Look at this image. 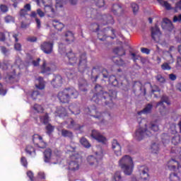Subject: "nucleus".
<instances>
[{
    "instance_id": "21",
    "label": "nucleus",
    "mask_w": 181,
    "mask_h": 181,
    "mask_svg": "<svg viewBox=\"0 0 181 181\" xmlns=\"http://www.w3.org/2000/svg\"><path fill=\"white\" fill-rule=\"evenodd\" d=\"M111 11L113 14L116 15V16H121V15L124 13L122 6L118 4H113Z\"/></svg>"
},
{
    "instance_id": "35",
    "label": "nucleus",
    "mask_w": 181,
    "mask_h": 181,
    "mask_svg": "<svg viewBox=\"0 0 181 181\" xmlns=\"http://www.w3.org/2000/svg\"><path fill=\"white\" fill-rule=\"evenodd\" d=\"M64 125H66L67 129H73L76 125V122L72 118L67 119L64 122Z\"/></svg>"
},
{
    "instance_id": "58",
    "label": "nucleus",
    "mask_w": 181,
    "mask_h": 181,
    "mask_svg": "<svg viewBox=\"0 0 181 181\" xmlns=\"http://www.w3.org/2000/svg\"><path fill=\"white\" fill-rule=\"evenodd\" d=\"M156 79L157 81H158V83H165V81H166V80L165 79L164 77H163L162 75L159 74V75H157L156 76Z\"/></svg>"
},
{
    "instance_id": "43",
    "label": "nucleus",
    "mask_w": 181,
    "mask_h": 181,
    "mask_svg": "<svg viewBox=\"0 0 181 181\" xmlns=\"http://www.w3.org/2000/svg\"><path fill=\"white\" fill-rule=\"evenodd\" d=\"M159 112L161 115H168L169 114V109L165 105H159Z\"/></svg>"
},
{
    "instance_id": "44",
    "label": "nucleus",
    "mask_w": 181,
    "mask_h": 181,
    "mask_svg": "<svg viewBox=\"0 0 181 181\" xmlns=\"http://www.w3.org/2000/svg\"><path fill=\"white\" fill-rule=\"evenodd\" d=\"M80 144H82L84 146V148H86L88 149V148H91V144H90L88 140L86 139V137L81 138Z\"/></svg>"
},
{
    "instance_id": "1",
    "label": "nucleus",
    "mask_w": 181,
    "mask_h": 181,
    "mask_svg": "<svg viewBox=\"0 0 181 181\" xmlns=\"http://www.w3.org/2000/svg\"><path fill=\"white\" fill-rule=\"evenodd\" d=\"M94 88L95 93L90 98V101L95 103V104L102 101L105 105H110V104H112V100L117 98V91L114 90H109V93L104 92L103 86L99 84H96Z\"/></svg>"
},
{
    "instance_id": "57",
    "label": "nucleus",
    "mask_w": 181,
    "mask_h": 181,
    "mask_svg": "<svg viewBox=\"0 0 181 181\" xmlns=\"http://www.w3.org/2000/svg\"><path fill=\"white\" fill-rule=\"evenodd\" d=\"M0 11L2 12V13H6L8 11H9V8L7 7L5 4H1L0 5Z\"/></svg>"
},
{
    "instance_id": "41",
    "label": "nucleus",
    "mask_w": 181,
    "mask_h": 181,
    "mask_svg": "<svg viewBox=\"0 0 181 181\" xmlns=\"http://www.w3.org/2000/svg\"><path fill=\"white\" fill-rule=\"evenodd\" d=\"M113 53L117 56H125V49L124 47H116L113 49Z\"/></svg>"
},
{
    "instance_id": "60",
    "label": "nucleus",
    "mask_w": 181,
    "mask_h": 181,
    "mask_svg": "<svg viewBox=\"0 0 181 181\" xmlns=\"http://www.w3.org/2000/svg\"><path fill=\"white\" fill-rule=\"evenodd\" d=\"M19 15L21 18H25L26 15H28V11L25 8H22L20 10Z\"/></svg>"
},
{
    "instance_id": "27",
    "label": "nucleus",
    "mask_w": 181,
    "mask_h": 181,
    "mask_svg": "<svg viewBox=\"0 0 181 181\" xmlns=\"http://www.w3.org/2000/svg\"><path fill=\"white\" fill-rule=\"evenodd\" d=\"M107 33H108V30L107 28H104L103 30L98 31V38L99 39V40L104 42V40L107 39Z\"/></svg>"
},
{
    "instance_id": "33",
    "label": "nucleus",
    "mask_w": 181,
    "mask_h": 181,
    "mask_svg": "<svg viewBox=\"0 0 181 181\" xmlns=\"http://www.w3.org/2000/svg\"><path fill=\"white\" fill-rule=\"evenodd\" d=\"M69 110L71 111V114H74V115H78L81 112L80 108H78L76 104H71L69 106Z\"/></svg>"
},
{
    "instance_id": "3",
    "label": "nucleus",
    "mask_w": 181,
    "mask_h": 181,
    "mask_svg": "<svg viewBox=\"0 0 181 181\" xmlns=\"http://www.w3.org/2000/svg\"><path fill=\"white\" fill-rule=\"evenodd\" d=\"M78 90L76 88H65L62 90H60L57 95L59 103L62 104H69L71 100H76L78 98Z\"/></svg>"
},
{
    "instance_id": "8",
    "label": "nucleus",
    "mask_w": 181,
    "mask_h": 181,
    "mask_svg": "<svg viewBox=\"0 0 181 181\" xmlns=\"http://www.w3.org/2000/svg\"><path fill=\"white\" fill-rule=\"evenodd\" d=\"M37 5L40 6V3L42 4L44 6V11L45 13H49V16L50 15H54L56 13V11H54V8H53V6L50 4V0H35Z\"/></svg>"
},
{
    "instance_id": "64",
    "label": "nucleus",
    "mask_w": 181,
    "mask_h": 181,
    "mask_svg": "<svg viewBox=\"0 0 181 181\" xmlns=\"http://www.w3.org/2000/svg\"><path fill=\"white\" fill-rule=\"evenodd\" d=\"M181 10V0H180L178 2L175 4V12H177V11Z\"/></svg>"
},
{
    "instance_id": "14",
    "label": "nucleus",
    "mask_w": 181,
    "mask_h": 181,
    "mask_svg": "<svg viewBox=\"0 0 181 181\" xmlns=\"http://www.w3.org/2000/svg\"><path fill=\"white\" fill-rule=\"evenodd\" d=\"M139 172L142 180H149V168L147 166L141 165Z\"/></svg>"
},
{
    "instance_id": "54",
    "label": "nucleus",
    "mask_w": 181,
    "mask_h": 181,
    "mask_svg": "<svg viewBox=\"0 0 181 181\" xmlns=\"http://www.w3.org/2000/svg\"><path fill=\"white\" fill-rule=\"evenodd\" d=\"M114 180L115 181H122V177L121 176V172L117 171L115 173Z\"/></svg>"
},
{
    "instance_id": "38",
    "label": "nucleus",
    "mask_w": 181,
    "mask_h": 181,
    "mask_svg": "<svg viewBox=\"0 0 181 181\" xmlns=\"http://www.w3.org/2000/svg\"><path fill=\"white\" fill-rule=\"evenodd\" d=\"M65 74L69 80H73L76 76V71L73 69H67L65 70Z\"/></svg>"
},
{
    "instance_id": "25",
    "label": "nucleus",
    "mask_w": 181,
    "mask_h": 181,
    "mask_svg": "<svg viewBox=\"0 0 181 181\" xmlns=\"http://www.w3.org/2000/svg\"><path fill=\"white\" fill-rule=\"evenodd\" d=\"M69 115L67 110L64 107H59L56 111V116L59 118H64Z\"/></svg>"
},
{
    "instance_id": "5",
    "label": "nucleus",
    "mask_w": 181,
    "mask_h": 181,
    "mask_svg": "<svg viewBox=\"0 0 181 181\" xmlns=\"http://www.w3.org/2000/svg\"><path fill=\"white\" fill-rule=\"evenodd\" d=\"M103 76V78H108V71L106 69H104L100 65H95L92 67L90 72V80L93 83H97V80L100 78V76Z\"/></svg>"
},
{
    "instance_id": "2",
    "label": "nucleus",
    "mask_w": 181,
    "mask_h": 181,
    "mask_svg": "<svg viewBox=\"0 0 181 181\" xmlns=\"http://www.w3.org/2000/svg\"><path fill=\"white\" fill-rule=\"evenodd\" d=\"M146 128L139 127L137 129L134 134V139L136 141H142L145 136H152L153 132H158L159 131V125L158 122H151L147 127L145 124Z\"/></svg>"
},
{
    "instance_id": "56",
    "label": "nucleus",
    "mask_w": 181,
    "mask_h": 181,
    "mask_svg": "<svg viewBox=\"0 0 181 181\" xmlns=\"http://www.w3.org/2000/svg\"><path fill=\"white\" fill-rule=\"evenodd\" d=\"M8 36H12V37L15 39L16 43H18V42H19V34L15 33H9Z\"/></svg>"
},
{
    "instance_id": "51",
    "label": "nucleus",
    "mask_w": 181,
    "mask_h": 181,
    "mask_svg": "<svg viewBox=\"0 0 181 181\" xmlns=\"http://www.w3.org/2000/svg\"><path fill=\"white\" fill-rule=\"evenodd\" d=\"M131 6H132L133 13L134 15L138 13V11H139V6H138V4L136 3H132Z\"/></svg>"
},
{
    "instance_id": "59",
    "label": "nucleus",
    "mask_w": 181,
    "mask_h": 181,
    "mask_svg": "<svg viewBox=\"0 0 181 181\" xmlns=\"http://www.w3.org/2000/svg\"><path fill=\"white\" fill-rule=\"evenodd\" d=\"M21 163L24 168H28V160L26 159V157H21Z\"/></svg>"
},
{
    "instance_id": "9",
    "label": "nucleus",
    "mask_w": 181,
    "mask_h": 181,
    "mask_svg": "<svg viewBox=\"0 0 181 181\" xmlns=\"http://www.w3.org/2000/svg\"><path fill=\"white\" fill-rule=\"evenodd\" d=\"M80 159V154H73L70 156V162L69 163V170H78L80 165H78V160Z\"/></svg>"
},
{
    "instance_id": "48",
    "label": "nucleus",
    "mask_w": 181,
    "mask_h": 181,
    "mask_svg": "<svg viewBox=\"0 0 181 181\" xmlns=\"http://www.w3.org/2000/svg\"><path fill=\"white\" fill-rule=\"evenodd\" d=\"M87 87H88V83H87V81H83V83H79V88L81 91H87Z\"/></svg>"
},
{
    "instance_id": "31",
    "label": "nucleus",
    "mask_w": 181,
    "mask_h": 181,
    "mask_svg": "<svg viewBox=\"0 0 181 181\" xmlns=\"http://www.w3.org/2000/svg\"><path fill=\"white\" fill-rule=\"evenodd\" d=\"M43 153L45 162L49 163V162H50V159H52V149L47 148Z\"/></svg>"
},
{
    "instance_id": "7",
    "label": "nucleus",
    "mask_w": 181,
    "mask_h": 181,
    "mask_svg": "<svg viewBox=\"0 0 181 181\" xmlns=\"http://www.w3.org/2000/svg\"><path fill=\"white\" fill-rule=\"evenodd\" d=\"M87 63V54L86 52L81 53L79 54V62L78 64V70L80 73H84V71L88 70Z\"/></svg>"
},
{
    "instance_id": "24",
    "label": "nucleus",
    "mask_w": 181,
    "mask_h": 181,
    "mask_svg": "<svg viewBox=\"0 0 181 181\" xmlns=\"http://www.w3.org/2000/svg\"><path fill=\"white\" fill-rule=\"evenodd\" d=\"M6 83L8 84H14V83H18V76L16 74H7L5 77Z\"/></svg>"
},
{
    "instance_id": "29",
    "label": "nucleus",
    "mask_w": 181,
    "mask_h": 181,
    "mask_svg": "<svg viewBox=\"0 0 181 181\" xmlns=\"http://www.w3.org/2000/svg\"><path fill=\"white\" fill-rule=\"evenodd\" d=\"M163 25L165 26L166 30H169V32L173 30V23H172V21L168 18H164L163 20Z\"/></svg>"
},
{
    "instance_id": "37",
    "label": "nucleus",
    "mask_w": 181,
    "mask_h": 181,
    "mask_svg": "<svg viewBox=\"0 0 181 181\" xmlns=\"http://www.w3.org/2000/svg\"><path fill=\"white\" fill-rule=\"evenodd\" d=\"M109 83L114 87H118V86H119V81H118V79H117V77L114 75L109 76Z\"/></svg>"
},
{
    "instance_id": "39",
    "label": "nucleus",
    "mask_w": 181,
    "mask_h": 181,
    "mask_svg": "<svg viewBox=\"0 0 181 181\" xmlns=\"http://www.w3.org/2000/svg\"><path fill=\"white\" fill-rule=\"evenodd\" d=\"M112 61L117 66H119L120 67H124V66H125V62L120 57H114Z\"/></svg>"
},
{
    "instance_id": "6",
    "label": "nucleus",
    "mask_w": 181,
    "mask_h": 181,
    "mask_svg": "<svg viewBox=\"0 0 181 181\" xmlns=\"http://www.w3.org/2000/svg\"><path fill=\"white\" fill-rule=\"evenodd\" d=\"M85 112H87L88 115H90V117H93V118L98 119L99 122L101 124L104 123L105 113L99 112L98 110H97V107H95V105H91L86 108Z\"/></svg>"
},
{
    "instance_id": "42",
    "label": "nucleus",
    "mask_w": 181,
    "mask_h": 181,
    "mask_svg": "<svg viewBox=\"0 0 181 181\" xmlns=\"http://www.w3.org/2000/svg\"><path fill=\"white\" fill-rule=\"evenodd\" d=\"M33 110H34L35 112H37V114H42L45 112V108L43 107V106L37 103L33 105Z\"/></svg>"
},
{
    "instance_id": "11",
    "label": "nucleus",
    "mask_w": 181,
    "mask_h": 181,
    "mask_svg": "<svg viewBox=\"0 0 181 181\" xmlns=\"http://www.w3.org/2000/svg\"><path fill=\"white\" fill-rule=\"evenodd\" d=\"M33 142L35 146L45 149L47 146V144L43 141V137L39 134H34L33 136Z\"/></svg>"
},
{
    "instance_id": "30",
    "label": "nucleus",
    "mask_w": 181,
    "mask_h": 181,
    "mask_svg": "<svg viewBox=\"0 0 181 181\" xmlns=\"http://www.w3.org/2000/svg\"><path fill=\"white\" fill-rule=\"evenodd\" d=\"M65 40L67 43H73L74 42V34L71 31H66L65 33Z\"/></svg>"
},
{
    "instance_id": "49",
    "label": "nucleus",
    "mask_w": 181,
    "mask_h": 181,
    "mask_svg": "<svg viewBox=\"0 0 181 181\" xmlns=\"http://www.w3.org/2000/svg\"><path fill=\"white\" fill-rule=\"evenodd\" d=\"M25 152L26 153H28V155H32V153H36V150L32 146H27V147L25 148Z\"/></svg>"
},
{
    "instance_id": "40",
    "label": "nucleus",
    "mask_w": 181,
    "mask_h": 181,
    "mask_svg": "<svg viewBox=\"0 0 181 181\" xmlns=\"http://www.w3.org/2000/svg\"><path fill=\"white\" fill-rule=\"evenodd\" d=\"M163 103L168 104V105H170V101L169 100V98L166 95H163L161 97V100L156 104V107H159V105H165Z\"/></svg>"
},
{
    "instance_id": "10",
    "label": "nucleus",
    "mask_w": 181,
    "mask_h": 181,
    "mask_svg": "<svg viewBox=\"0 0 181 181\" xmlns=\"http://www.w3.org/2000/svg\"><path fill=\"white\" fill-rule=\"evenodd\" d=\"M103 153H95V156H89L87 158V162L90 166H98L103 160Z\"/></svg>"
},
{
    "instance_id": "34",
    "label": "nucleus",
    "mask_w": 181,
    "mask_h": 181,
    "mask_svg": "<svg viewBox=\"0 0 181 181\" xmlns=\"http://www.w3.org/2000/svg\"><path fill=\"white\" fill-rule=\"evenodd\" d=\"M61 134L64 138H69V139H73L74 136L72 132L65 129L61 130Z\"/></svg>"
},
{
    "instance_id": "12",
    "label": "nucleus",
    "mask_w": 181,
    "mask_h": 181,
    "mask_svg": "<svg viewBox=\"0 0 181 181\" xmlns=\"http://www.w3.org/2000/svg\"><path fill=\"white\" fill-rule=\"evenodd\" d=\"M54 46L53 42H44L40 45V49L45 54H52Z\"/></svg>"
},
{
    "instance_id": "52",
    "label": "nucleus",
    "mask_w": 181,
    "mask_h": 181,
    "mask_svg": "<svg viewBox=\"0 0 181 181\" xmlns=\"http://www.w3.org/2000/svg\"><path fill=\"white\" fill-rule=\"evenodd\" d=\"M151 149L152 153H158L159 152V145L154 143L151 145Z\"/></svg>"
},
{
    "instance_id": "47",
    "label": "nucleus",
    "mask_w": 181,
    "mask_h": 181,
    "mask_svg": "<svg viewBox=\"0 0 181 181\" xmlns=\"http://www.w3.org/2000/svg\"><path fill=\"white\" fill-rule=\"evenodd\" d=\"M45 129L47 135H52V133L54 131V126L51 124H47L45 127Z\"/></svg>"
},
{
    "instance_id": "16",
    "label": "nucleus",
    "mask_w": 181,
    "mask_h": 181,
    "mask_svg": "<svg viewBox=\"0 0 181 181\" xmlns=\"http://www.w3.org/2000/svg\"><path fill=\"white\" fill-rule=\"evenodd\" d=\"M51 85L54 88H59L63 86V77L60 75H54V78L51 81Z\"/></svg>"
},
{
    "instance_id": "32",
    "label": "nucleus",
    "mask_w": 181,
    "mask_h": 181,
    "mask_svg": "<svg viewBox=\"0 0 181 181\" xmlns=\"http://www.w3.org/2000/svg\"><path fill=\"white\" fill-rule=\"evenodd\" d=\"M39 118L40 122L44 124V125H47V124L50 122V117H49V113H45L43 115H40Z\"/></svg>"
},
{
    "instance_id": "4",
    "label": "nucleus",
    "mask_w": 181,
    "mask_h": 181,
    "mask_svg": "<svg viewBox=\"0 0 181 181\" xmlns=\"http://www.w3.org/2000/svg\"><path fill=\"white\" fill-rule=\"evenodd\" d=\"M119 166L123 170L124 175L131 176L134 172V160L132 158L128 155L124 156L119 160Z\"/></svg>"
},
{
    "instance_id": "46",
    "label": "nucleus",
    "mask_w": 181,
    "mask_h": 181,
    "mask_svg": "<svg viewBox=\"0 0 181 181\" xmlns=\"http://www.w3.org/2000/svg\"><path fill=\"white\" fill-rule=\"evenodd\" d=\"M170 181H180V177L176 173H172L169 177Z\"/></svg>"
},
{
    "instance_id": "62",
    "label": "nucleus",
    "mask_w": 181,
    "mask_h": 181,
    "mask_svg": "<svg viewBox=\"0 0 181 181\" xmlns=\"http://www.w3.org/2000/svg\"><path fill=\"white\" fill-rule=\"evenodd\" d=\"M161 69L163 70H170L172 67H170V65H169L168 63H164L161 65Z\"/></svg>"
},
{
    "instance_id": "15",
    "label": "nucleus",
    "mask_w": 181,
    "mask_h": 181,
    "mask_svg": "<svg viewBox=\"0 0 181 181\" xmlns=\"http://www.w3.org/2000/svg\"><path fill=\"white\" fill-rule=\"evenodd\" d=\"M86 16L87 18L98 19V21H100V18L101 17V16L98 14V11H97V9L90 7L86 8Z\"/></svg>"
},
{
    "instance_id": "18",
    "label": "nucleus",
    "mask_w": 181,
    "mask_h": 181,
    "mask_svg": "<svg viewBox=\"0 0 181 181\" xmlns=\"http://www.w3.org/2000/svg\"><path fill=\"white\" fill-rule=\"evenodd\" d=\"M112 148L114 151L116 156H121L122 147L117 139H113L112 141Z\"/></svg>"
},
{
    "instance_id": "20",
    "label": "nucleus",
    "mask_w": 181,
    "mask_h": 181,
    "mask_svg": "<svg viewBox=\"0 0 181 181\" xmlns=\"http://www.w3.org/2000/svg\"><path fill=\"white\" fill-rule=\"evenodd\" d=\"M151 37L155 42H158L160 39V30L158 27V25L151 28Z\"/></svg>"
},
{
    "instance_id": "17",
    "label": "nucleus",
    "mask_w": 181,
    "mask_h": 181,
    "mask_svg": "<svg viewBox=\"0 0 181 181\" xmlns=\"http://www.w3.org/2000/svg\"><path fill=\"white\" fill-rule=\"evenodd\" d=\"M90 136L98 141V142H100L101 144H105L107 139L103 136L97 130H92V133Z\"/></svg>"
},
{
    "instance_id": "22",
    "label": "nucleus",
    "mask_w": 181,
    "mask_h": 181,
    "mask_svg": "<svg viewBox=\"0 0 181 181\" xmlns=\"http://www.w3.org/2000/svg\"><path fill=\"white\" fill-rule=\"evenodd\" d=\"M66 57L71 66H74V64H77V55L74 54L73 51H70L69 52L66 53Z\"/></svg>"
},
{
    "instance_id": "45",
    "label": "nucleus",
    "mask_w": 181,
    "mask_h": 181,
    "mask_svg": "<svg viewBox=\"0 0 181 181\" xmlns=\"http://www.w3.org/2000/svg\"><path fill=\"white\" fill-rule=\"evenodd\" d=\"M158 4H160L161 6H163L164 8H165L167 11H170V9H172V6H170V4H169L166 1L158 0Z\"/></svg>"
},
{
    "instance_id": "53",
    "label": "nucleus",
    "mask_w": 181,
    "mask_h": 181,
    "mask_svg": "<svg viewBox=\"0 0 181 181\" xmlns=\"http://www.w3.org/2000/svg\"><path fill=\"white\" fill-rule=\"evenodd\" d=\"M95 4L98 8H103L105 5V1L104 0H93Z\"/></svg>"
},
{
    "instance_id": "13",
    "label": "nucleus",
    "mask_w": 181,
    "mask_h": 181,
    "mask_svg": "<svg viewBox=\"0 0 181 181\" xmlns=\"http://www.w3.org/2000/svg\"><path fill=\"white\" fill-rule=\"evenodd\" d=\"M115 23L114 18L110 14L100 16V18H99V24L104 26L105 25H114Z\"/></svg>"
},
{
    "instance_id": "55",
    "label": "nucleus",
    "mask_w": 181,
    "mask_h": 181,
    "mask_svg": "<svg viewBox=\"0 0 181 181\" xmlns=\"http://www.w3.org/2000/svg\"><path fill=\"white\" fill-rule=\"evenodd\" d=\"M39 95H40V93L37 90H34L32 92L30 97L33 100H37V97H39Z\"/></svg>"
},
{
    "instance_id": "36",
    "label": "nucleus",
    "mask_w": 181,
    "mask_h": 181,
    "mask_svg": "<svg viewBox=\"0 0 181 181\" xmlns=\"http://www.w3.org/2000/svg\"><path fill=\"white\" fill-rule=\"evenodd\" d=\"M37 80L38 81V84H36L35 87L38 88V90H45L46 85L45 84V80L43 79V77L39 76Z\"/></svg>"
},
{
    "instance_id": "26",
    "label": "nucleus",
    "mask_w": 181,
    "mask_h": 181,
    "mask_svg": "<svg viewBox=\"0 0 181 181\" xmlns=\"http://www.w3.org/2000/svg\"><path fill=\"white\" fill-rule=\"evenodd\" d=\"M152 108H153V105L148 103L142 110L138 112L137 114L138 115H142V114H151V112H152Z\"/></svg>"
},
{
    "instance_id": "63",
    "label": "nucleus",
    "mask_w": 181,
    "mask_h": 181,
    "mask_svg": "<svg viewBox=\"0 0 181 181\" xmlns=\"http://www.w3.org/2000/svg\"><path fill=\"white\" fill-rule=\"evenodd\" d=\"M63 4H64L63 1H61L60 0L56 1L55 8L57 9L58 8H63Z\"/></svg>"
},
{
    "instance_id": "23",
    "label": "nucleus",
    "mask_w": 181,
    "mask_h": 181,
    "mask_svg": "<svg viewBox=\"0 0 181 181\" xmlns=\"http://www.w3.org/2000/svg\"><path fill=\"white\" fill-rule=\"evenodd\" d=\"M52 71V67L49 66V64H46V62L43 61V64L41 66V74H44L45 76H49L50 72Z\"/></svg>"
},
{
    "instance_id": "61",
    "label": "nucleus",
    "mask_w": 181,
    "mask_h": 181,
    "mask_svg": "<svg viewBox=\"0 0 181 181\" xmlns=\"http://www.w3.org/2000/svg\"><path fill=\"white\" fill-rule=\"evenodd\" d=\"M14 49L17 52H21L22 51V45H21V43L16 42L14 44Z\"/></svg>"
},
{
    "instance_id": "19",
    "label": "nucleus",
    "mask_w": 181,
    "mask_h": 181,
    "mask_svg": "<svg viewBox=\"0 0 181 181\" xmlns=\"http://www.w3.org/2000/svg\"><path fill=\"white\" fill-rule=\"evenodd\" d=\"M168 168L170 170H176V168L180 173H181V166L178 161L175 159H171L168 163Z\"/></svg>"
},
{
    "instance_id": "28",
    "label": "nucleus",
    "mask_w": 181,
    "mask_h": 181,
    "mask_svg": "<svg viewBox=\"0 0 181 181\" xmlns=\"http://www.w3.org/2000/svg\"><path fill=\"white\" fill-rule=\"evenodd\" d=\"M52 25L54 29H56L59 32H62V30H63V28H64V24L57 20L52 21Z\"/></svg>"
},
{
    "instance_id": "50",
    "label": "nucleus",
    "mask_w": 181,
    "mask_h": 181,
    "mask_svg": "<svg viewBox=\"0 0 181 181\" xmlns=\"http://www.w3.org/2000/svg\"><path fill=\"white\" fill-rule=\"evenodd\" d=\"M173 145H177V144L180 143V136L176 135L172 138L171 140Z\"/></svg>"
}]
</instances>
